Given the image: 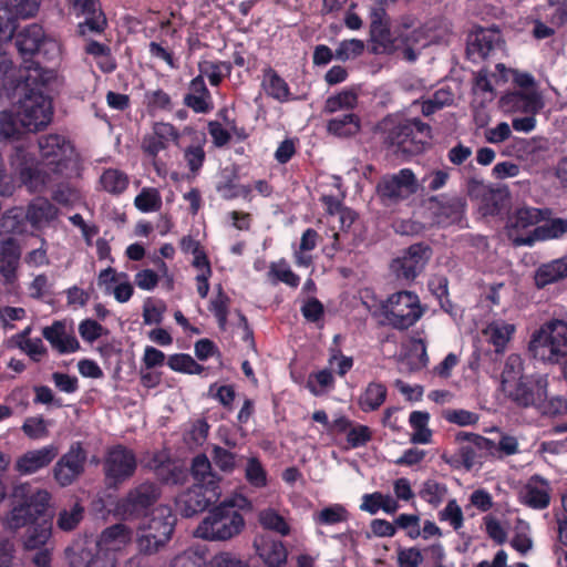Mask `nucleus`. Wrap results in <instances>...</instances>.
<instances>
[{"instance_id": "obj_29", "label": "nucleus", "mask_w": 567, "mask_h": 567, "mask_svg": "<svg viewBox=\"0 0 567 567\" xmlns=\"http://www.w3.org/2000/svg\"><path fill=\"white\" fill-rule=\"evenodd\" d=\"M549 209H540L535 207H523L518 208L515 214L508 219L507 223V235L514 244L519 230L526 229L530 226L537 225L538 223L546 219V215H549Z\"/></svg>"}, {"instance_id": "obj_3", "label": "nucleus", "mask_w": 567, "mask_h": 567, "mask_svg": "<svg viewBox=\"0 0 567 567\" xmlns=\"http://www.w3.org/2000/svg\"><path fill=\"white\" fill-rule=\"evenodd\" d=\"M529 351L535 359L560 365L567 381V322L551 319L535 331L529 341Z\"/></svg>"}, {"instance_id": "obj_47", "label": "nucleus", "mask_w": 567, "mask_h": 567, "mask_svg": "<svg viewBox=\"0 0 567 567\" xmlns=\"http://www.w3.org/2000/svg\"><path fill=\"white\" fill-rule=\"evenodd\" d=\"M350 514L341 504H333L318 512L313 519L317 525L331 526L348 522Z\"/></svg>"}, {"instance_id": "obj_55", "label": "nucleus", "mask_w": 567, "mask_h": 567, "mask_svg": "<svg viewBox=\"0 0 567 567\" xmlns=\"http://www.w3.org/2000/svg\"><path fill=\"white\" fill-rule=\"evenodd\" d=\"M445 493L446 487L444 484L433 480H427L423 483V487L420 491V497L436 507L442 503Z\"/></svg>"}, {"instance_id": "obj_50", "label": "nucleus", "mask_w": 567, "mask_h": 567, "mask_svg": "<svg viewBox=\"0 0 567 567\" xmlns=\"http://www.w3.org/2000/svg\"><path fill=\"white\" fill-rule=\"evenodd\" d=\"M260 525L268 530H272L281 536L290 534V525L277 511L268 508L259 514Z\"/></svg>"}, {"instance_id": "obj_17", "label": "nucleus", "mask_w": 567, "mask_h": 567, "mask_svg": "<svg viewBox=\"0 0 567 567\" xmlns=\"http://www.w3.org/2000/svg\"><path fill=\"white\" fill-rule=\"evenodd\" d=\"M430 256L431 248L427 245L423 243L413 244L401 258L393 260V271L399 279L412 281L423 270Z\"/></svg>"}, {"instance_id": "obj_60", "label": "nucleus", "mask_w": 567, "mask_h": 567, "mask_svg": "<svg viewBox=\"0 0 567 567\" xmlns=\"http://www.w3.org/2000/svg\"><path fill=\"white\" fill-rule=\"evenodd\" d=\"M206 153L200 144L189 145L184 151V159L189 171L196 175L204 165Z\"/></svg>"}, {"instance_id": "obj_61", "label": "nucleus", "mask_w": 567, "mask_h": 567, "mask_svg": "<svg viewBox=\"0 0 567 567\" xmlns=\"http://www.w3.org/2000/svg\"><path fill=\"white\" fill-rule=\"evenodd\" d=\"M440 520H446L453 527L454 530H458L464 523V516L462 508L455 499H451L444 509L439 513Z\"/></svg>"}, {"instance_id": "obj_39", "label": "nucleus", "mask_w": 567, "mask_h": 567, "mask_svg": "<svg viewBox=\"0 0 567 567\" xmlns=\"http://www.w3.org/2000/svg\"><path fill=\"white\" fill-rule=\"evenodd\" d=\"M100 184L109 194L118 196L127 189L130 179L127 174L123 171L106 168L100 176Z\"/></svg>"}, {"instance_id": "obj_14", "label": "nucleus", "mask_w": 567, "mask_h": 567, "mask_svg": "<svg viewBox=\"0 0 567 567\" xmlns=\"http://www.w3.org/2000/svg\"><path fill=\"white\" fill-rule=\"evenodd\" d=\"M87 452L82 442H73L53 466V477L61 487L72 485L85 471Z\"/></svg>"}, {"instance_id": "obj_20", "label": "nucleus", "mask_w": 567, "mask_h": 567, "mask_svg": "<svg viewBox=\"0 0 567 567\" xmlns=\"http://www.w3.org/2000/svg\"><path fill=\"white\" fill-rule=\"evenodd\" d=\"M545 224L535 227L526 237H516L514 246H533L536 241L561 239L567 235V218L545 219Z\"/></svg>"}, {"instance_id": "obj_24", "label": "nucleus", "mask_w": 567, "mask_h": 567, "mask_svg": "<svg viewBox=\"0 0 567 567\" xmlns=\"http://www.w3.org/2000/svg\"><path fill=\"white\" fill-rule=\"evenodd\" d=\"M183 103L196 114H207L214 109L212 93L202 75L195 76L188 85Z\"/></svg>"}, {"instance_id": "obj_11", "label": "nucleus", "mask_w": 567, "mask_h": 567, "mask_svg": "<svg viewBox=\"0 0 567 567\" xmlns=\"http://www.w3.org/2000/svg\"><path fill=\"white\" fill-rule=\"evenodd\" d=\"M416 190L417 181L410 168H401L395 174H386L377 184V195L386 206L408 199Z\"/></svg>"}, {"instance_id": "obj_28", "label": "nucleus", "mask_w": 567, "mask_h": 567, "mask_svg": "<svg viewBox=\"0 0 567 567\" xmlns=\"http://www.w3.org/2000/svg\"><path fill=\"white\" fill-rule=\"evenodd\" d=\"M548 482L540 475H533L520 492L522 503L533 509H545L549 506Z\"/></svg>"}, {"instance_id": "obj_22", "label": "nucleus", "mask_w": 567, "mask_h": 567, "mask_svg": "<svg viewBox=\"0 0 567 567\" xmlns=\"http://www.w3.org/2000/svg\"><path fill=\"white\" fill-rule=\"evenodd\" d=\"M21 258V247L14 237L0 240V276L7 285H13L18 279V268Z\"/></svg>"}, {"instance_id": "obj_52", "label": "nucleus", "mask_w": 567, "mask_h": 567, "mask_svg": "<svg viewBox=\"0 0 567 567\" xmlns=\"http://www.w3.org/2000/svg\"><path fill=\"white\" fill-rule=\"evenodd\" d=\"M134 205L143 213L156 212L162 207L161 194L156 188L145 187L135 197Z\"/></svg>"}, {"instance_id": "obj_49", "label": "nucleus", "mask_w": 567, "mask_h": 567, "mask_svg": "<svg viewBox=\"0 0 567 567\" xmlns=\"http://www.w3.org/2000/svg\"><path fill=\"white\" fill-rule=\"evenodd\" d=\"M229 305L230 298L224 292L221 286L219 285L218 292L210 300L208 309L215 316L218 328L223 331L226 330L227 327Z\"/></svg>"}, {"instance_id": "obj_13", "label": "nucleus", "mask_w": 567, "mask_h": 567, "mask_svg": "<svg viewBox=\"0 0 567 567\" xmlns=\"http://www.w3.org/2000/svg\"><path fill=\"white\" fill-rule=\"evenodd\" d=\"M548 378L546 374H530L519 378L505 393L517 406L537 409L547 396Z\"/></svg>"}, {"instance_id": "obj_7", "label": "nucleus", "mask_w": 567, "mask_h": 567, "mask_svg": "<svg viewBox=\"0 0 567 567\" xmlns=\"http://www.w3.org/2000/svg\"><path fill=\"white\" fill-rule=\"evenodd\" d=\"M161 497V488L154 482H142L128 489L115 505V514L122 519H137L148 515Z\"/></svg>"}, {"instance_id": "obj_46", "label": "nucleus", "mask_w": 567, "mask_h": 567, "mask_svg": "<svg viewBox=\"0 0 567 567\" xmlns=\"http://www.w3.org/2000/svg\"><path fill=\"white\" fill-rule=\"evenodd\" d=\"M266 93L279 102L290 100V87L288 83L274 70H269L265 81Z\"/></svg>"}, {"instance_id": "obj_38", "label": "nucleus", "mask_w": 567, "mask_h": 567, "mask_svg": "<svg viewBox=\"0 0 567 567\" xmlns=\"http://www.w3.org/2000/svg\"><path fill=\"white\" fill-rule=\"evenodd\" d=\"M30 528L24 538V547L28 550H35L45 546L52 535V522L43 519L41 523L29 525Z\"/></svg>"}, {"instance_id": "obj_40", "label": "nucleus", "mask_w": 567, "mask_h": 567, "mask_svg": "<svg viewBox=\"0 0 567 567\" xmlns=\"http://www.w3.org/2000/svg\"><path fill=\"white\" fill-rule=\"evenodd\" d=\"M430 414L422 411H413L410 414L409 422L413 429L410 441L413 444H427L432 439V431L429 429Z\"/></svg>"}, {"instance_id": "obj_6", "label": "nucleus", "mask_w": 567, "mask_h": 567, "mask_svg": "<svg viewBox=\"0 0 567 567\" xmlns=\"http://www.w3.org/2000/svg\"><path fill=\"white\" fill-rule=\"evenodd\" d=\"M383 130L384 143L395 153L409 156L422 153L431 137V126L419 118L385 121Z\"/></svg>"}, {"instance_id": "obj_4", "label": "nucleus", "mask_w": 567, "mask_h": 567, "mask_svg": "<svg viewBox=\"0 0 567 567\" xmlns=\"http://www.w3.org/2000/svg\"><path fill=\"white\" fill-rule=\"evenodd\" d=\"M245 527V519L231 497L212 508L195 529V536L205 540H228L239 535Z\"/></svg>"}, {"instance_id": "obj_54", "label": "nucleus", "mask_w": 567, "mask_h": 567, "mask_svg": "<svg viewBox=\"0 0 567 567\" xmlns=\"http://www.w3.org/2000/svg\"><path fill=\"white\" fill-rule=\"evenodd\" d=\"M245 478L251 486L256 488H261L267 485V472L259 458H248L245 467Z\"/></svg>"}, {"instance_id": "obj_59", "label": "nucleus", "mask_w": 567, "mask_h": 567, "mask_svg": "<svg viewBox=\"0 0 567 567\" xmlns=\"http://www.w3.org/2000/svg\"><path fill=\"white\" fill-rule=\"evenodd\" d=\"M543 415L556 416L567 411V400L557 395L548 399L545 396L536 409Z\"/></svg>"}, {"instance_id": "obj_16", "label": "nucleus", "mask_w": 567, "mask_h": 567, "mask_svg": "<svg viewBox=\"0 0 567 567\" xmlns=\"http://www.w3.org/2000/svg\"><path fill=\"white\" fill-rule=\"evenodd\" d=\"M42 0H2L0 1V21L3 23L4 37L13 35L18 29L19 19H30L37 16Z\"/></svg>"}, {"instance_id": "obj_1", "label": "nucleus", "mask_w": 567, "mask_h": 567, "mask_svg": "<svg viewBox=\"0 0 567 567\" xmlns=\"http://www.w3.org/2000/svg\"><path fill=\"white\" fill-rule=\"evenodd\" d=\"M55 80V72L42 68L37 62L20 72L17 85L19 109L16 115L2 112L0 134L4 138L20 141L23 131L37 132L45 127L52 120L53 107L48 95L49 85Z\"/></svg>"}, {"instance_id": "obj_27", "label": "nucleus", "mask_w": 567, "mask_h": 567, "mask_svg": "<svg viewBox=\"0 0 567 567\" xmlns=\"http://www.w3.org/2000/svg\"><path fill=\"white\" fill-rule=\"evenodd\" d=\"M436 218L443 226L458 225L465 219L466 198L463 196H441L437 199Z\"/></svg>"}, {"instance_id": "obj_35", "label": "nucleus", "mask_w": 567, "mask_h": 567, "mask_svg": "<svg viewBox=\"0 0 567 567\" xmlns=\"http://www.w3.org/2000/svg\"><path fill=\"white\" fill-rule=\"evenodd\" d=\"M503 102L505 105H508L515 109L516 111L528 113L532 116L538 113L543 107L542 99L535 92L525 93L520 91H515L505 95L503 97Z\"/></svg>"}, {"instance_id": "obj_48", "label": "nucleus", "mask_w": 567, "mask_h": 567, "mask_svg": "<svg viewBox=\"0 0 567 567\" xmlns=\"http://www.w3.org/2000/svg\"><path fill=\"white\" fill-rule=\"evenodd\" d=\"M524 367L523 360L518 354H511L505 361L504 369L502 371V386L504 392L514 385L519 378H525L523 374Z\"/></svg>"}, {"instance_id": "obj_9", "label": "nucleus", "mask_w": 567, "mask_h": 567, "mask_svg": "<svg viewBox=\"0 0 567 567\" xmlns=\"http://www.w3.org/2000/svg\"><path fill=\"white\" fill-rule=\"evenodd\" d=\"M137 458L133 450L116 444L111 446L103 461V473L107 487L117 488L134 476Z\"/></svg>"}, {"instance_id": "obj_31", "label": "nucleus", "mask_w": 567, "mask_h": 567, "mask_svg": "<svg viewBox=\"0 0 567 567\" xmlns=\"http://www.w3.org/2000/svg\"><path fill=\"white\" fill-rule=\"evenodd\" d=\"M189 474L194 480V484H203L205 487H216L217 491H221V478L213 471L206 454H198L192 460Z\"/></svg>"}, {"instance_id": "obj_58", "label": "nucleus", "mask_w": 567, "mask_h": 567, "mask_svg": "<svg viewBox=\"0 0 567 567\" xmlns=\"http://www.w3.org/2000/svg\"><path fill=\"white\" fill-rule=\"evenodd\" d=\"M20 81V74L17 70L8 71L6 74L0 73V103L3 100H13L17 96V85Z\"/></svg>"}, {"instance_id": "obj_26", "label": "nucleus", "mask_w": 567, "mask_h": 567, "mask_svg": "<svg viewBox=\"0 0 567 567\" xmlns=\"http://www.w3.org/2000/svg\"><path fill=\"white\" fill-rule=\"evenodd\" d=\"M59 216V208L48 198H33L25 210V219L35 230L48 227Z\"/></svg>"}, {"instance_id": "obj_10", "label": "nucleus", "mask_w": 567, "mask_h": 567, "mask_svg": "<svg viewBox=\"0 0 567 567\" xmlns=\"http://www.w3.org/2000/svg\"><path fill=\"white\" fill-rule=\"evenodd\" d=\"M14 37V44L20 55L27 60V56L42 55L45 60H52L60 53L59 43L47 37L42 25L31 23L20 30Z\"/></svg>"}, {"instance_id": "obj_25", "label": "nucleus", "mask_w": 567, "mask_h": 567, "mask_svg": "<svg viewBox=\"0 0 567 567\" xmlns=\"http://www.w3.org/2000/svg\"><path fill=\"white\" fill-rule=\"evenodd\" d=\"M42 336L60 354L74 353L81 349L79 340L73 333H68L63 321L56 320L43 328Z\"/></svg>"}, {"instance_id": "obj_43", "label": "nucleus", "mask_w": 567, "mask_h": 567, "mask_svg": "<svg viewBox=\"0 0 567 567\" xmlns=\"http://www.w3.org/2000/svg\"><path fill=\"white\" fill-rule=\"evenodd\" d=\"M508 195L501 189H491L483 195L480 212L483 216L501 215L506 206Z\"/></svg>"}, {"instance_id": "obj_21", "label": "nucleus", "mask_w": 567, "mask_h": 567, "mask_svg": "<svg viewBox=\"0 0 567 567\" xmlns=\"http://www.w3.org/2000/svg\"><path fill=\"white\" fill-rule=\"evenodd\" d=\"M58 454L59 450L53 444L28 451L17 458L14 468L21 475H31L49 466Z\"/></svg>"}, {"instance_id": "obj_33", "label": "nucleus", "mask_w": 567, "mask_h": 567, "mask_svg": "<svg viewBox=\"0 0 567 567\" xmlns=\"http://www.w3.org/2000/svg\"><path fill=\"white\" fill-rule=\"evenodd\" d=\"M361 130V118L353 112L337 115L327 122V132L337 137H351Z\"/></svg>"}, {"instance_id": "obj_42", "label": "nucleus", "mask_w": 567, "mask_h": 567, "mask_svg": "<svg viewBox=\"0 0 567 567\" xmlns=\"http://www.w3.org/2000/svg\"><path fill=\"white\" fill-rule=\"evenodd\" d=\"M199 74L206 76L212 86H218L225 75L231 72V65L226 61H203L198 63Z\"/></svg>"}, {"instance_id": "obj_12", "label": "nucleus", "mask_w": 567, "mask_h": 567, "mask_svg": "<svg viewBox=\"0 0 567 567\" xmlns=\"http://www.w3.org/2000/svg\"><path fill=\"white\" fill-rule=\"evenodd\" d=\"M455 441L460 444V447L450 460H445L450 464L472 470L476 463H481L483 452L494 455L495 443L480 434L462 431L456 434Z\"/></svg>"}, {"instance_id": "obj_2", "label": "nucleus", "mask_w": 567, "mask_h": 567, "mask_svg": "<svg viewBox=\"0 0 567 567\" xmlns=\"http://www.w3.org/2000/svg\"><path fill=\"white\" fill-rule=\"evenodd\" d=\"M40 158L37 159L23 143L12 147L10 164L19 181L32 193H40L56 178L65 175L74 155L70 140L60 134H47L38 138Z\"/></svg>"}, {"instance_id": "obj_44", "label": "nucleus", "mask_w": 567, "mask_h": 567, "mask_svg": "<svg viewBox=\"0 0 567 567\" xmlns=\"http://www.w3.org/2000/svg\"><path fill=\"white\" fill-rule=\"evenodd\" d=\"M157 478L167 485H183L188 478V470L176 463H162L155 470Z\"/></svg>"}, {"instance_id": "obj_51", "label": "nucleus", "mask_w": 567, "mask_h": 567, "mask_svg": "<svg viewBox=\"0 0 567 567\" xmlns=\"http://www.w3.org/2000/svg\"><path fill=\"white\" fill-rule=\"evenodd\" d=\"M167 365L176 372L187 374H200L205 368L197 363L192 355L187 353H175L168 357Z\"/></svg>"}, {"instance_id": "obj_15", "label": "nucleus", "mask_w": 567, "mask_h": 567, "mask_svg": "<svg viewBox=\"0 0 567 567\" xmlns=\"http://www.w3.org/2000/svg\"><path fill=\"white\" fill-rule=\"evenodd\" d=\"M220 496L221 491H217L216 487L193 484L176 497L175 507L183 517L188 518L206 511Z\"/></svg>"}, {"instance_id": "obj_36", "label": "nucleus", "mask_w": 567, "mask_h": 567, "mask_svg": "<svg viewBox=\"0 0 567 567\" xmlns=\"http://www.w3.org/2000/svg\"><path fill=\"white\" fill-rule=\"evenodd\" d=\"M388 389L381 382H370L359 399L363 412L377 411L386 400Z\"/></svg>"}, {"instance_id": "obj_34", "label": "nucleus", "mask_w": 567, "mask_h": 567, "mask_svg": "<svg viewBox=\"0 0 567 567\" xmlns=\"http://www.w3.org/2000/svg\"><path fill=\"white\" fill-rule=\"evenodd\" d=\"M131 537L132 530L126 525L117 523L101 533L97 545L106 550H117L126 545Z\"/></svg>"}, {"instance_id": "obj_37", "label": "nucleus", "mask_w": 567, "mask_h": 567, "mask_svg": "<svg viewBox=\"0 0 567 567\" xmlns=\"http://www.w3.org/2000/svg\"><path fill=\"white\" fill-rule=\"evenodd\" d=\"M358 93L353 89H343L337 94L327 97L323 113L333 114L339 111H352L358 105Z\"/></svg>"}, {"instance_id": "obj_45", "label": "nucleus", "mask_w": 567, "mask_h": 567, "mask_svg": "<svg viewBox=\"0 0 567 567\" xmlns=\"http://www.w3.org/2000/svg\"><path fill=\"white\" fill-rule=\"evenodd\" d=\"M268 278L274 285L280 281L291 288H297L300 284V277L289 268L284 258L277 262L270 264Z\"/></svg>"}, {"instance_id": "obj_56", "label": "nucleus", "mask_w": 567, "mask_h": 567, "mask_svg": "<svg viewBox=\"0 0 567 567\" xmlns=\"http://www.w3.org/2000/svg\"><path fill=\"white\" fill-rule=\"evenodd\" d=\"M209 432V424L205 419L194 421L190 429L184 434V440L188 445H202Z\"/></svg>"}, {"instance_id": "obj_18", "label": "nucleus", "mask_w": 567, "mask_h": 567, "mask_svg": "<svg viewBox=\"0 0 567 567\" xmlns=\"http://www.w3.org/2000/svg\"><path fill=\"white\" fill-rule=\"evenodd\" d=\"M178 130L171 123L157 122L153 125L151 134H146L142 141L143 153L153 159L156 165V158L159 152L168 147L171 141L177 142L179 140Z\"/></svg>"}, {"instance_id": "obj_8", "label": "nucleus", "mask_w": 567, "mask_h": 567, "mask_svg": "<svg viewBox=\"0 0 567 567\" xmlns=\"http://www.w3.org/2000/svg\"><path fill=\"white\" fill-rule=\"evenodd\" d=\"M419 296L412 291L402 290L391 295L385 306V318L396 330H408L423 316Z\"/></svg>"}, {"instance_id": "obj_63", "label": "nucleus", "mask_w": 567, "mask_h": 567, "mask_svg": "<svg viewBox=\"0 0 567 567\" xmlns=\"http://www.w3.org/2000/svg\"><path fill=\"white\" fill-rule=\"evenodd\" d=\"M395 528H401L406 530V535L411 539H416L421 536L420 530V516L415 514H400L394 519Z\"/></svg>"}, {"instance_id": "obj_5", "label": "nucleus", "mask_w": 567, "mask_h": 567, "mask_svg": "<svg viewBox=\"0 0 567 567\" xmlns=\"http://www.w3.org/2000/svg\"><path fill=\"white\" fill-rule=\"evenodd\" d=\"M51 494L43 488L33 487L29 483L14 486L12 491V508L8 516V526L11 529L34 524L47 513Z\"/></svg>"}, {"instance_id": "obj_19", "label": "nucleus", "mask_w": 567, "mask_h": 567, "mask_svg": "<svg viewBox=\"0 0 567 567\" xmlns=\"http://www.w3.org/2000/svg\"><path fill=\"white\" fill-rule=\"evenodd\" d=\"M370 40L377 47L374 51L381 48L383 51H391L396 45L398 39L392 37L390 17L385 8L371 7L370 13Z\"/></svg>"}, {"instance_id": "obj_30", "label": "nucleus", "mask_w": 567, "mask_h": 567, "mask_svg": "<svg viewBox=\"0 0 567 567\" xmlns=\"http://www.w3.org/2000/svg\"><path fill=\"white\" fill-rule=\"evenodd\" d=\"M501 32L494 29H480L467 44V54L473 59H485L498 45Z\"/></svg>"}, {"instance_id": "obj_62", "label": "nucleus", "mask_w": 567, "mask_h": 567, "mask_svg": "<svg viewBox=\"0 0 567 567\" xmlns=\"http://www.w3.org/2000/svg\"><path fill=\"white\" fill-rule=\"evenodd\" d=\"M212 458L215 465L223 472L230 473L236 466V455L221 446H214Z\"/></svg>"}, {"instance_id": "obj_41", "label": "nucleus", "mask_w": 567, "mask_h": 567, "mask_svg": "<svg viewBox=\"0 0 567 567\" xmlns=\"http://www.w3.org/2000/svg\"><path fill=\"white\" fill-rule=\"evenodd\" d=\"M85 508L80 502H74L69 508H62L56 517V527L63 532L74 530L84 518Z\"/></svg>"}, {"instance_id": "obj_32", "label": "nucleus", "mask_w": 567, "mask_h": 567, "mask_svg": "<svg viewBox=\"0 0 567 567\" xmlns=\"http://www.w3.org/2000/svg\"><path fill=\"white\" fill-rule=\"evenodd\" d=\"M175 524V515L169 509L162 508L151 517L144 529L151 532V534L165 545L173 535Z\"/></svg>"}, {"instance_id": "obj_23", "label": "nucleus", "mask_w": 567, "mask_h": 567, "mask_svg": "<svg viewBox=\"0 0 567 567\" xmlns=\"http://www.w3.org/2000/svg\"><path fill=\"white\" fill-rule=\"evenodd\" d=\"M254 547L267 567H284L287 564L288 550L281 540L260 536L255 538Z\"/></svg>"}, {"instance_id": "obj_57", "label": "nucleus", "mask_w": 567, "mask_h": 567, "mask_svg": "<svg viewBox=\"0 0 567 567\" xmlns=\"http://www.w3.org/2000/svg\"><path fill=\"white\" fill-rule=\"evenodd\" d=\"M23 230L22 220L13 210L7 212L0 218V240L8 237H13Z\"/></svg>"}, {"instance_id": "obj_53", "label": "nucleus", "mask_w": 567, "mask_h": 567, "mask_svg": "<svg viewBox=\"0 0 567 567\" xmlns=\"http://www.w3.org/2000/svg\"><path fill=\"white\" fill-rule=\"evenodd\" d=\"M372 430L364 424L353 423L346 436L347 447L354 450L365 446L372 440Z\"/></svg>"}, {"instance_id": "obj_64", "label": "nucleus", "mask_w": 567, "mask_h": 567, "mask_svg": "<svg viewBox=\"0 0 567 567\" xmlns=\"http://www.w3.org/2000/svg\"><path fill=\"white\" fill-rule=\"evenodd\" d=\"M443 416L449 423L460 426L474 425L480 420L478 414L463 409L447 410L444 412Z\"/></svg>"}]
</instances>
